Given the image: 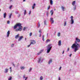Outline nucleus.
I'll list each match as a JSON object with an SVG mask.
<instances>
[{
    "instance_id": "1",
    "label": "nucleus",
    "mask_w": 80,
    "mask_h": 80,
    "mask_svg": "<svg viewBox=\"0 0 80 80\" xmlns=\"http://www.w3.org/2000/svg\"><path fill=\"white\" fill-rule=\"evenodd\" d=\"M79 43L80 42V39H78V38H76V41L74 42L75 43H74L72 46H71L72 48L73 49L74 48V52H76L77 50L79 49V48H80V45L79 43Z\"/></svg>"
},
{
    "instance_id": "2",
    "label": "nucleus",
    "mask_w": 80,
    "mask_h": 80,
    "mask_svg": "<svg viewBox=\"0 0 80 80\" xmlns=\"http://www.w3.org/2000/svg\"><path fill=\"white\" fill-rule=\"evenodd\" d=\"M52 45L51 44H50L48 45V46L47 47V53H48L50 52V51L52 49V46H51Z\"/></svg>"
},
{
    "instance_id": "3",
    "label": "nucleus",
    "mask_w": 80,
    "mask_h": 80,
    "mask_svg": "<svg viewBox=\"0 0 80 80\" xmlns=\"http://www.w3.org/2000/svg\"><path fill=\"white\" fill-rule=\"evenodd\" d=\"M22 24L20 23H18L16 24L13 27V28L14 29H16L18 27H22Z\"/></svg>"
},
{
    "instance_id": "4",
    "label": "nucleus",
    "mask_w": 80,
    "mask_h": 80,
    "mask_svg": "<svg viewBox=\"0 0 80 80\" xmlns=\"http://www.w3.org/2000/svg\"><path fill=\"white\" fill-rule=\"evenodd\" d=\"M22 27H19V28H17L15 29L16 32H18V31H22Z\"/></svg>"
},
{
    "instance_id": "5",
    "label": "nucleus",
    "mask_w": 80,
    "mask_h": 80,
    "mask_svg": "<svg viewBox=\"0 0 80 80\" xmlns=\"http://www.w3.org/2000/svg\"><path fill=\"white\" fill-rule=\"evenodd\" d=\"M38 63H42V60H41V57H40L38 58Z\"/></svg>"
},
{
    "instance_id": "6",
    "label": "nucleus",
    "mask_w": 80,
    "mask_h": 80,
    "mask_svg": "<svg viewBox=\"0 0 80 80\" xmlns=\"http://www.w3.org/2000/svg\"><path fill=\"white\" fill-rule=\"evenodd\" d=\"M53 19L52 18H50V22H51V23H54V21L53 20Z\"/></svg>"
},
{
    "instance_id": "7",
    "label": "nucleus",
    "mask_w": 80,
    "mask_h": 80,
    "mask_svg": "<svg viewBox=\"0 0 80 80\" xmlns=\"http://www.w3.org/2000/svg\"><path fill=\"white\" fill-rule=\"evenodd\" d=\"M35 43H36V42H35V40H32V42H31L30 43V44L31 45H32H32H33L35 44Z\"/></svg>"
},
{
    "instance_id": "8",
    "label": "nucleus",
    "mask_w": 80,
    "mask_h": 80,
    "mask_svg": "<svg viewBox=\"0 0 80 80\" xmlns=\"http://www.w3.org/2000/svg\"><path fill=\"white\" fill-rule=\"evenodd\" d=\"M52 62V59H50L48 62V65H50L51 63Z\"/></svg>"
},
{
    "instance_id": "9",
    "label": "nucleus",
    "mask_w": 80,
    "mask_h": 80,
    "mask_svg": "<svg viewBox=\"0 0 80 80\" xmlns=\"http://www.w3.org/2000/svg\"><path fill=\"white\" fill-rule=\"evenodd\" d=\"M5 71L4 72V73H8V69L7 68H5Z\"/></svg>"
},
{
    "instance_id": "10",
    "label": "nucleus",
    "mask_w": 80,
    "mask_h": 80,
    "mask_svg": "<svg viewBox=\"0 0 80 80\" xmlns=\"http://www.w3.org/2000/svg\"><path fill=\"white\" fill-rule=\"evenodd\" d=\"M23 38V36H21L20 37L18 40V41H20V40H22V38Z\"/></svg>"
},
{
    "instance_id": "11",
    "label": "nucleus",
    "mask_w": 80,
    "mask_h": 80,
    "mask_svg": "<svg viewBox=\"0 0 80 80\" xmlns=\"http://www.w3.org/2000/svg\"><path fill=\"white\" fill-rule=\"evenodd\" d=\"M10 31L9 30L7 32V37H9V35H10Z\"/></svg>"
},
{
    "instance_id": "12",
    "label": "nucleus",
    "mask_w": 80,
    "mask_h": 80,
    "mask_svg": "<svg viewBox=\"0 0 80 80\" xmlns=\"http://www.w3.org/2000/svg\"><path fill=\"white\" fill-rule=\"evenodd\" d=\"M3 17L4 18H6V17H7V13L6 12H5L3 14Z\"/></svg>"
},
{
    "instance_id": "13",
    "label": "nucleus",
    "mask_w": 80,
    "mask_h": 80,
    "mask_svg": "<svg viewBox=\"0 0 80 80\" xmlns=\"http://www.w3.org/2000/svg\"><path fill=\"white\" fill-rule=\"evenodd\" d=\"M36 5V4H35V3H34L33 4L32 6V9H34V8H35V7Z\"/></svg>"
},
{
    "instance_id": "14",
    "label": "nucleus",
    "mask_w": 80,
    "mask_h": 80,
    "mask_svg": "<svg viewBox=\"0 0 80 80\" xmlns=\"http://www.w3.org/2000/svg\"><path fill=\"white\" fill-rule=\"evenodd\" d=\"M61 8L62 9V11H65L64 10H65V8H64L63 6H61Z\"/></svg>"
},
{
    "instance_id": "15",
    "label": "nucleus",
    "mask_w": 80,
    "mask_h": 80,
    "mask_svg": "<svg viewBox=\"0 0 80 80\" xmlns=\"http://www.w3.org/2000/svg\"><path fill=\"white\" fill-rule=\"evenodd\" d=\"M61 41H60V40L58 42V45H59V46H60V45H61Z\"/></svg>"
},
{
    "instance_id": "16",
    "label": "nucleus",
    "mask_w": 80,
    "mask_h": 80,
    "mask_svg": "<svg viewBox=\"0 0 80 80\" xmlns=\"http://www.w3.org/2000/svg\"><path fill=\"white\" fill-rule=\"evenodd\" d=\"M50 13H51V15H53V10H51L50 11Z\"/></svg>"
},
{
    "instance_id": "17",
    "label": "nucleus",
    "mask_w": 80,
    "mask_h": 80,
    "mask_svg": "<svg viewBox=\"0 0 80 80\" xmlns=\"http://www.w3.org/2000/svg\"><path fill=\"white\" fill-rule=\"evenodd\" d=\"M50 4L51 5H53V1H52V0H51L50 1Z\"/></svg>"
},
{
    "instance_id": "18",
    "label": "nucleus",
    "mask_w": 80,
    "mask_h": 80,
    "mask_svg": "<svg viewBox=\"0 0 80 80\" xmlns=\"http://www.w3.org/2000/svg\"><path fill=\"white\" fill-rule=\"evenodd\" d=\"M19 37H20V36H19V35H17L15 37V38L16 39L18 38Z\"/></svg>"
},
{
    "instance_id": "19",
    "label": "nucleus",
    "mask_w": 80,
    "mask_h": 80,
    "mask_svg": "<svg viewBox=\"0 0 80 80\" xmlns=\"http://www.w3.org/2000/svg\"><path fill=\"white\" fill-rule=\"evenodd\" d=\"M75 4V1H74L72 2V5H73V6H74Z\"/></svg>"
},
{
    "instance_id": "20",
    "label": "nucleus",
    "mask_w": 80,
    "mask_h": 80,
    "mask_svg": "<svg viewBox=\"0 0 80 80\" xmlns=\"http://www.w3.org/2000/svg\"><path fill=\"white\" fill-rule=\"evenodd\" d=\"M25 67H20V68L21 69V70H24V69H25Z\"/></svg>"
},
{
    "instance_id": "21",
    "label": "nucleus",
    "mask_w": 80,
    "mask_h": 80,
    "mask_svg": "<svg viewBox=\"0 0 80 80\" xmlns=\"http://www.w3.org/2000/svg\"><path fill=\"white\" fill-rule=\"evenodd\" d=\"M71 24H73L74 23V21L73 19H71Z\"/></svg>"
},
{
    "instance_id": "22",
    "label": "nucleus",
    "mask_w": 80,
    "mask_h": 80,
    "mask_svg": "<svg viewBox=\"0 0 80 80\" xmlns=\"http://www.w3.org/2000/svg\"><path fill=\"white\" fill-rule=\"evenodd\" d=\"M43 79V77H42V76H41L40 77V80H42Z\"/></svg>"
},
{
    "instance_id": "23",
    "label": "nucleus",
    "mask_w": 80,
    "mask_h": 80,
    "mask_svg": "<svg viewBox=\"0 0 80 80\" xmlns=\"http://www.w3.org/2000/svg\"><path fill=\"white\" fill-rule=\"evenodd\" d=\"M46 16L47 17H48V11H47L46 12Z\"/></svg>"
},
{
    "instance_id": "24",
    "label": "nucleus",
    "mask_w": 80,
    "mask_h": 80,
    "mask_svg": "<svg viewBox=\"0 0 80 80\" xmlns=\"http://www.w3.org/2000/svg\"><path fill=\"white\" fill-rule=\"evenodd\" d=\"M12 15V13H11V14H10V15L9 16V18H11Z\"/></svg>"
},
{
    "instance_id": "25",
    "label": "nucleus",
    "mask_w": 80,
    "mask_h": 80,
    "mask_svg": "<svg viewBox=\"0 0 80 80\" xmlns=\"http://www.w3.org/2000/svg\"><path fill=\"white\" fill-rule=\"evenodd\" d=\"M76 5H75L74 6V7L73 8V9L74 10H75L76 9Z\"/></svg>"
},
{
    "instance_id": "26",
    "label": "nucleus",
    "mask_w": 80,
    "mask_h": 80,
    "mask_svg": "<svg viewBox=\"0 0 80 80\" xmlns=\"http://www.w3.org/2000/svg\"><path fill=\"white\" fill-rule=\"evenodd\" d=\"M48 42H50V40L49 39H47L46 41V43H48Z\"/></svg>"
},
{
    "instance_id": "27",
    "label": "nucleus",
    "mask_w": 80,
    "mask_h": 80,
    "mask_svg": "<svg viewBox=\"0 0 80 80\" xmlns=\"http://www.w3.org/2000/svg\"><path fill=\"white\" fill-rule=\"evenodd\" d=\"M32 68H30L29 69V72H30L31 71H32Z\"/></svg>"
},
{
    "instance_id": "28",
    "label": "nucleus",
    "mask_w": 80,
    "mask_h": 80,
    "mask_svg": "<svg viewBox=\"0 0 80 80\" xmlns=\"http://www.w3.org/2000/svg\"><path fill=\"white\" fill-rule=\"evenodd\" d=\"M27 12V11L26 10H24V15H26V13Z\"/></svg>"
},
{
    "instance_id": "29",
    "label": "nucleus",
    "mask_w": 80,
    "mask_h": 80,
    "mask_svg": "<svg viewBox=\"0 0 80 80\" xmlns=\"http://www.w3.org/2000/svg\"><path fill=\"white\" fill-rule=\"evenodd\" d=\"M58 37H60V32H58Z\"/></svg>"
},
{
    "instance_id": "30",
    "label": "nucleus",
    "mask_w": 80,
    "mask_h": 80,
    "mask_svg": "<svg viewBox=\"0 0 80 80\" xmlns=\"http://www.w3.org/2000/svg\"><path fill=\"white\" fill-rule=\"evenodd\" d=\"M44 25H47V23H46V21H44Z\"/></svg>"
},
{
    "instance_id": "31",
    "label": "nucleus",
    "mask_w": 80,
    "mask_h": 80,
    "mask_svg": "<svg viewBox=\"0 0 80 80\" xmlns=\"http://www.w3.org/2000/svg\"><path fill=\"white\" fill-rule=\"evenodd\" d=\"M12 80V77H10L8 79V80Z\"/></svg>"
},
{
    "instance_id": "32",
    "label": "nucleus",
    "mask_w": 80,
    "mask_h": 80,
    "mask_svg": "<svg viewBox=\"0 0 80 80\" xmlns=\"http://www.w3.org/2000/svg\"><path fill=\"white\" fill-rule=\"evenodd\" d=\"M15 14H18V12L17 11H16L15 12Z\"/></svg>"
},
{
    "instance_id": "33",
    "label": "nucleus",
    "mask_w": 80,
    "mask_h": 80,
    "mask_svg": "<svg viewBox=\"0 0 80 80\" xmlns=\"http://www.w3.org/2000/svg\"><path fill=\"white\" fill-rule=\"evenodd\" d=\"M32 35V32H30L29 34V36H30V37H31Z\"/></svg>"
},
{
    "instance_id": "34",
    "label": "nucleus",
    "mask_w": 80,
    "mask_h": 80,
    "mask_svg": "<svg viewBox=\"0 0 80 80\" xmlns=\"http://www.w3.org/2000/svg\"><path fill=\"white\" fill-rule=\"evenodd\" d=\"M50 8V6L49 5V6L48 7V10H49Z\"/></svg>"
},
{
    "instance_id": "35",
    "label": "nucleus",
    "mask_w": 80,
    "mask_h": 80,
    "mask_svg": "<svg viewBox=\"0 0 80 80\" xmlns=\"http://www.w3.org/2000/svg\"><path fill=\"white\" fill-rule=\"evenodd\" d=\"M26 77H25V75H24V76H23V79H25V78Z\"/></svg>"
},
{
    "instance_id": "36",
    "label": "nucleus",
    "mask_w": 80,
    "mask_h": 80,
    "mask_svg": "<svg viewBox=\"0 0 80 80\" xmlns=\"http://www.w3.org/2000/svg\"><path fill=\"white\" fill-rule=\"evenodd\" d=\"M66 24H67V22H66V21H65V23H64V26H66Z\"/></svg>"
},
{
    "instance_id": "37",
    "label": "nucleus",
    "mask_w": 80,
    "mask_h": 80,
    "mask_svg": "<svg viewBox=\"0 0 80 80\" xmlns=\"http://www.w3.org/2000/svg\"><path fill=\"white\" fill-rule=\"evenodd\" d=\"M11 47H14V44H13L11 45Z\"/></svg>"
},
{
    "instance_id": "38",
    "label": "nucleus",
    "mask_w": 80,
    "mask_h": 80,
    "mask_svg": "<svg viewBox=\"0 0 80 80\" xmlns=\"http://www.w3.org/2000/svg\"><path fill=\"white\" fill-rule=\"evenodd\" d=\"M38 24L39 25H38V28H39V27H40V22H38Z\"/></svg>"
},
{
    "instance_id": "39",
    "label": "nucleus",
    "mask_w": 80,
    "mask_h": 80,
    "mask_svg": "<svg viewBox=\"0 0 80 80\" xmlns=\"http://www.w3.org/2000/svg\"><path fill=\"white\" fill-rule=\"evenodd\" d=\"M19 65L20 64L19 63H18L17 65L16 66V67H18L19 66Z\"/></svg>"
},
{
    "instance_id": "40",
    "label": "nucleus",
    "mask_w": 80,
    "mask_h": 80,
    "mask_svg": "<svg viewBox=\"0 0 80 80\" xmlns=\"http://www.w3.org/2000/svg\"><path fill=\"white\" fill-rule=\"evenodd\" d=\"M26 29V27H24L23 28V30H24L25 31Z\"/></svg>"
},
{
    "instance_id": "41",
    "label": "nucleus",
    "mask_w": 80,
    "mask_h": 80,
    "mask_svg": "<svg viewBox=\"0 0 80 80\" xmlns=\"http://www.w3.org/2000/svg\"><path fill=\"white\" fill-rule=\"evenodd\" d=\"M20 14H19L18 16V18H20Z\"/></svg>"
},
{
    "instance_id": "42",
    "label": "nucleus",
    "mask_w": 80,
    "mask_h": 80,
    "mask_svg": "<svg viewBox=\"0 0 80 80\" xmlns=\"http://www.w3.org/2000/svg\"><path fill=\"white\" fill-rule=\"evenodd\" d=\"M43 50H44L43 49H42V50H41L40 51V52L41 53H42V52H43Z\"/></svg>"
},
{
    "instance_id": "43",
    "label": "nucleus",
    "mask_w": 80,
    "mask_h": 80,
    "mask_svg": "<svg viewBox=\"0 0 80 80\" xmlns=\"http://www.w3.org/2000/svg\"><path fill=\"white\" fill-rule=\"evenodd\" d=\"M70 18L71 20H72V19H73V16H71Z\"/></svg>"
},
{
    "instance_id": "44",
    "label": "nucleus",
    "mask_w": 80,
    "mask_h": 80,
    "mask_svg": "<svg viewBox=\"0 0 80 80\" xmlns=\"http://www.w3.org/2000/svg\"><path fill=\"white\" fill-rule=\"evenodd\" d=\"M41 53V52H40L37 53V55H40V54Z\"/></svg>"
},
{
    "instance_id": "45",
    "label": "nucleus",
    "mask_w": 80,
    "mask_h": 80,
    "mask_svg": "<svg viewBox=\"0 0 80 80\" xmlns=\"http://www.w3.org/2000/svg\"><path fill=\"white\" fill-rule=\"evenodd\" d=\"M12 65L13 66V67H15V64H14V63H12Z\"/></svg>"
},
{
    "instance_id": "46",
    "label": "nucleus",
    "mask_w": 80,
    "mask_h": 80,
    "mask_svg": "<svg viewBox=\"0 0 80 80\" xmlns=\"http://www.w3.org/2000/svg\"><path fill=\"white\" fill-rule=\"evenodd\" d=\"M9 23H10V21H8L7 22V24H9Z\"/></svg>"
},
{
    "instance_id": "47",
    "label": "nucleus",
    "mask_w": 80,
    "mask_h": 80,
    "mask_svg": "<svg viewBox=\"0 0 80 80\" xmlns=\"http://www.w3.org/2000/svg\"><path fill=\"white\" fill-rule=\"evenodd\" d=\"M31 13V11H29V12L28 14H29V15H30Z\"/></svg>"
},
{
    "instance_id": "48",
    "label": "nucleus",
    "mask_w": 80,
    "mask_h": 80,
    "mask_svg": "<svg viewBox=\"0 0 80 80\" xmlns=\"http://www.w3.org/2000/svg\"><path fill=\"white\" fill-rule=\"evenodd\" d=\"M39 33H42V32H41V30H39Z\"/></svg>"
},
{
    "instance_id": "49",
    "label": "nucleus",
    "mask_w": 80,
    "mask_h": 80,
    "mask_svg": "<svg viewBox=\"0 0 80 80\" xmlns=\"http://www.w3.org/2000/svg\"><path fill=\"white\" fill-rule=\"evenodd\" d=\"M69 50H70V48H68V50H67L68 52V51H69Z\"/></svg>"
},
{
    "instance_id": "50",
    "label": "nucleus",
    "mask_w": 80,
    "mask_h": 80,
    "mask_svg": "<svg viewBox=\"0 0 80 80\" xmlns=\"http://www.w3.org/2000/svg\"><path fill=\"white\" fill-rule=\"evenodd\" d=\"M12 5H11V6L9 8H10V9H11V8H12Z\"/></svg>"
},
{
    "instance_id": "51",
    "label": "nucleus",
    "mask_w": 80,
    "mask_h": 80,
    "mask_svg": "<svg viewBox=\"0 0 80 80\" xmlns=\"http://www.w3.org/2000/svg\"><path fill=\"white\" fill-rule=\"evenodd\" d=\"M31 45V44H30V45H29L28 46V47H30V46Z\"/></svg>"
},
{
    "instance_id": "52",
    "label": "nucleus",
    "mask_w": 80,
    "mask_h": 80,
    "mask_svg": "<svg viewBox=\"0 0 80 80\" xmlns=\"http://www.w3.org/2000/svg\"><path fill=\"white\" fill-rule=\"evenodd\" d=\"M72 55V54H71L69 55V57H71Z\"/></svg>"
},
{
    "instance_id": "53",
    "label": "nucleus",
    "mask_w": 80,
    "mask_h": 80,
    "mask_svg": "<svg viewBox=\"0 0 80 80\" xmlns=\"http://www.w3.org/2000/svg\"><path fill=\"white\" fill-rule=\"evenodd\" d=\"M61 68H62V67H60V68L59 69V70H61Z\"/></svg>"
},
{
    "instance_id": "54",
    "label": "nucleus",
    "mask_w": 80,
    "mask_h": 80,
    "mask_svg": "<svg viewBox=\"0 0 80 80\" xmlns=\"http://www.w3.org/2000/svg\"><path fill=\"white\" fill-rule=\"evenodd\" d=\"M42 40L43 42L45 41L44 38H42Z\"/></svg>"
},
{
    "instance_id": "55",
    "label": "nucleus",
    "mask_w": 80,
    "mask_h": 80,
    "mask_svg": "<svg viewBox=\"0 0 80 80\" xmlns=\"http://www.w3.org/2000/svg\"><path fill=\"white\" fill-rule=\"evenodd\" d=\"M58 80H61V79H60V77L58 78Z\"/></svg>"
},
{
    "instance_id": "56",
    "label": "nucleus",
    "mask_w": 80,
    "mask_h": 80,
    "mask_svg": "<svg viewBox=\"0 0 80 80\" xmlns=\"http://www.w3.org/2000/svg\"><path fill=\"white\" fill-rule=\"evenodd\" d=\"M42 38H44V35H43V36H42Z\"/></svg>"
},
{
    "instance_id": "57",
    "label": "nucleus",
    "mask_w": 80,
    "mask_h": 80,
    "mask_svg": "<svg viewBox=\"0 0 80 80\" xmlns=\"http://www.w3.org/2000/svg\"><path fill=\"white\" fill-rule=\"evenodd\" d=\"M48 33H47V37H48Z\"/></svg>"
},
{
    "instance_id": "58",
    "label": "nucleus",
    "mask_w": 80,
    "mask_h": 80,
    "mask_svg": "<svg viewBox=\"0 0 80 80\" xmlns=\"http://www.w3.org/2000/svg\"><path fill=\"white\" fill-rule=\"evenodd\" d=\"M64 50H63L62 52V54H63V53H64Z\"/></svg>"
},
{
    "instance_id": "59",
    "label": "nucleus",
    "mask_w": 80,
    "mask_h": 80,
    "mask_svg": "<svg viewBox=\"0 0 80 80\" xmlns=\"http://www.w3.org/2000/svg\"><path fill=\"white\" fill-rule=\"evenodd\" d=\"M27 40V38H25V41H26Z\"/></svg>"
},
{
    "instance_id": "60",
    "label": "nucleus",
    "mask_w": 80,
    "mask_h": 80,
    "mask_svg": "<svg viewBox=\"0 0 80 80\" xmlns=\"http://www.w3.org/2000/svg\"><path fill=\"white\" fill-rule=\"evenodd\" d=\"M10 70H12V67H10Z\"/></svg>"
},
{
    "instance_id": "61",
    "label": "nucleus",
    "mask_w": 80,
    "mask_h": 80,
    "mask_svg": "<svg viewBox=\"0 0 80 80\" xmlns=\"http://www.w3.org/2000/svg\"><path fill=\"white\" fill-rule=\"evenodd\" d=\"M39 37H41V33L39 35Z\"/></svg>"
},
{
    "instance_id": "62",
    "label": "nucleus",
    "mask_w": 80,
    "mask_h": 80,
    "mask_svg": "<svg viewBox=\"0 0 80 80\" xmlns=\"http://www.w3.org/2000/svg\"><path fill=\"white\" fill-rule=\"evenodd\" d=\"M12 1V0H10L9 1V2H11Z\"/></svg>"
},
{
    "instance_id": "63",
    "label": "nucleus",
    "mask_w": 80,
    "mask_h": 80,
    "mask_svg": "<svg viewBox=\"0 0 80 80\" xmlns=\"http://www.w3.org/2000/svg\"><path fill=\"white\" fill-rule=\"evenodd\" d=\"M25 78H26V79H27V78H28V77H26Z\"/></svg>"
},
{
    "instance_id": "64",
    "label": "nucleus",
    "mask_w": 80,
    "mask_h": 80,
    "mask_svg": "<svg viewBox=\"0 0 80 80\" xmlns=\"http://www.w3.org/2000/svg\"><path fill=\"white\" fill-rule=\"evenodd\" d=\"M23 2H25V0H23Z\"/></svg>"
}]
</instances>
